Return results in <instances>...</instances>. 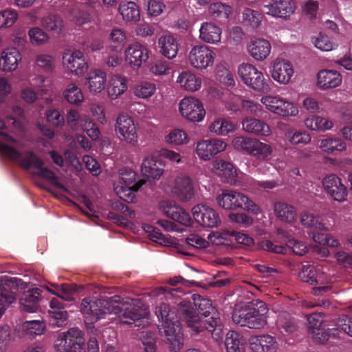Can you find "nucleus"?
Segmentation results:
<instances>
[{
	"mask_svg": "<svg viewBox=\"0 0 352 352\" xmlns=\"http://www.w3.org/2000/svg\"><path fill=\"white\" fill-rule=\"evenodd\" d=\"M274 212L279 220L285 223H291L296 218V211L294 207L284 202L275 203Z\"/></svg>",
	"mask_w": 352,
	"mask_h": 352,
	"instance_id": "a18cd8bd",
	"label": "nucleus"
},
{
	"mask_svg": "<svg viewBox=\"0 0 352 352\" xmlns=\"http://www.w3.org/2000/svg\"><path fill=\"white\" fill-rule=\"evenodd\" d=\"M195 220L201 226L217 228L221 224L218 212L212 208L205 204H197L192 208Z\"/></svg>",
	"mask_w": 352,
	"mask_h": 352,
	"instance_id": "4be33fe9",
	"label": "nucleus"
},
{
	"mask_svg": "<svg viewBox=\"0 0 352 352\" xmlns=\"http://www.w3.org/2000/svg\"><path fill=\"white\" fill-rule=\"evenodd\" d=\"M84 345L82 331L78 328H72L57 335L54 347L56 352H81Z\"/></svg>",
	"mask_w": 352,
	"mask_h": 352,
	"instance_id": "f8f14e48",
	"label": "nucleus"
},
{
	"mask_svg": "<svg viewBox=\"0 0 352 352\" xmlns=\"http://www.w3.org/2000/svg\"><path fill=\"white\" fill-rule=\"evenodd\" d=\"M243 129L258 136H270L272 131L270 126L264 121L255 118H246L242 122Z\"/></svg>",
	"mask_w": 352,
	"mask_h": 352,
	"instance_id": "e433bc0d",
	"label": "nucleus"
},
{
	"mask_svg": "<svg viewBox=\"0 0 352 352\" xmlns=\"http://www.w3.org/2000/svg\"><path fill=\"white\" fill-rule=\"evenodd\" d=\"M18 12L10 8L0 10V30L11 28L18 20Z\"/></svg>",
	"mask_w": 352,
	"mask_h": 352,
	"instance_id": "6e6d98bb",
	"label": "nucleus"
},
{
	"mask_svg": "<svg viewBox=\"0 0 352 352\" xmlns=\"http://www.w3.org/2000/svg\"><path fill=\"white\" fill-rule=\"evenodd\" d=\"M126 63L133 69H138L149 58V50L140 42L129 44L124 52Z\"/></svg>",
	"mask_w": 352,
	"mask_h": 352,
	"instance_id": "aec40b11",
	"label": "nucleus"
},
{
	"mask_svg": "<svg viewBox=\"0 0 352 352\" xmlns=\"http://www.w3.org/2000/svg\"><path fill=\"white\" fill-rule=\"evenodd\" d=\"M215 58L216 53L212 47L199 44L190 49L187 60L192 67L202 71L212 67Z\"/></svg>",
	"mask_w": 352,
	"mask_h": 352,
	"instance_id": "4468645a",
	"label": "nucleus"
},
{
	"mask_svg": "<svg viewBox=\"0 0 352 352\" xmlns=\"http://www.w3.org/2000/svg\"><path fill=\"white\" fill-rule=\"evenodd\" d=\"M65 122L72 131L82 130L93 141H97L100 138V131L97 124L87 115H81L76 109H70L67 111Z\"/></svg>",
	"mask_w": 352,
	"mask_h": 352,
	"instance_id": "0eeeda50",
	"label": "nucleus"
},
{
	"mask_svg": "<svg viewBox=\"0 0 352 352\" xmlns=\"http://www.w3.org/2000/svg\"><path fill=\"white\" fill-rule=\"evenodd\" d=\"M164 140L169 144L182 146L188 143L189 138L184 130L174 129L165 135Z\"/></svg>",
	"mask_w": 352,
	"mask_h": 352,
	"instance_id": "4d7b16f0",
	"label": "nucleus"
},
{
	"mask_svg": "<svg viewBox=\"0 0 352 352\" xmlns=\"http://www.w3.org/2000/svg\"><path fill=\"white\" fill-rule=\"evenodd\" d=\"M222 30L212 22H204L199 28V38L206 43L216 45L220 43Z\"/></svg>",
	"mask_w": 352,
	"mask_h": 352,
	"instance_id": "4c0bfd02",
	"label": "nucleus"
},
{
	"mask_svg": "<svg viewBox=\"0 0 352 352\" xmlns=\"http://www.w3.org/2000/svg\"><path fill=\"white\" fill-rule=\"evenodd\" d=\"M156 91V84L150 80H140L135 83L133 88V94L141 99H147L152 97Z\"/></svg>",
	"mask_w": 352,
	"mask_h": 352,
	"instance_id": "09e8293b",
	"label": "nucleus"
},
{
	"mask_svg": "<svg viewBox=\"0 0 352 352\" xmlns=\"http://www.w3.org/2000/svg\"><path fill=\"white\" fill-rule=\"evenodd\" d=\"M254 140L245 136H237L232 139V146L236 151L250 155Z\"/></svg>",
	"mask_w": 352,
	"mask_h": 352,
	"instance_id": "e2e57ef3",
	"label": "nucleus"
},
{
	"mask_svg": "<svg viewBox=\"0 0 352 352\" xmlns=\"http://www.w3.org/2000/svg\"><path fill=\"white\" fill-rule=\"evenodd\" d=\"M212 171L217 175L223 182L234 186H242L249 177L239 171L235 166L222 160H214L212 163Z\"/></svg>",
	"mask_w": 352,
	"mask_h": 352,
	"instance_id": "9d476101",
	"label": "nucleus"
},
{
	"mask_svg": "<svg viewBox=\"0 0 352 352\" xmlns=\"http://www.w3.org/2000/svg\"><path fill=\"white\" fill-rule=\"evenodd\" d=\"M30 85L37 89L41 95L47 94L50 90V81L43 74H36L30 80Z\"/></svg>",
	"mask_w": 352,
	"mask_h": 352,
	"instance_id": "052dcab7",
	"label": "nucleus"
},
{
	"mask_svg": "<svg viewBox=\"0 0 352 352\" xmlns=\"http://www.w3.org/2000/svg\"><path fill=\"white\" fill-rule=\"evenodd\" d=\"M41 24L47 31L60 34L64 30V22L60 15L48 13L41 19Z\"/></svg>",
	"mask_w": 352,
	"mask_h": 352,
	"instance_id": "79ce46f5",
	"label": "nucleus"
},
{
	"mask_svg": "<svg viewBox=\"0 0 352 352\" xmlns=\"http://www.w3.org/2000/svg\"><path fill=\"white\" fill-rule=\"evenodd\" d=\"M160 54L168 59L175 58L178 53L179 43L173 35L165 34L160 36L157 41Z\"/></svg>",
	"mask_w": 352,
	"mask_h": 352,
	"instance_id": "58836bf2",
	"label": "nucleus"
},
{
	"mask_svg": "<svg viewBox=\"0 0 352 352\" xmlns=\"http://www.w3.org/2000/svg\"><path fill=\"white\" fill-rule=\"evenodd\" d=\"M155 314L162 322L160 331L163 329L170 350L172 352L179 351L183 346V334L179 321L175 318V311L165 302H160L155 307Z\"/></svg>",
	"mask_w": 352,
	"mask_h": 352,
	"instance_id": "39448f33",
	"label": "nucleus"
},
{
	"mask_svg": "<svg viewBox=\"0 0 352 352\" xmlns=\"http://www.w3.org/2000/svg\"><path fill=\"white\" fill-rule=\"evenodd\" d=\"M216 201L226 210L243 209L255 215L262 213V209L248 195L236 190L221 189L216 196Z\"/></svg>",
	"mask_w": 352,
	"mask_h": 352,
	"instance_id": "423d86ee",
	"label": "nucleus"
},
{
	"mask_svg": "<svg viewBox=\"0 0 352 352\" xmlns=\"http://www.w3.org/2000/svg\"><path fill=\"white\" fill-rule=\"evenodd\" d=\"M45 117L47 122L54 127L62 128L65 126V118L58 109L50 108L47 109Z\"/></svg>",
	"mask_w": 352,
	"mask_h": 352,
	"instance_id": "69168bd1",
	"label": "nucleus"
},
{
	"mask_svg": "<svg viewBox=\"0 0 352 352\" xmlns=\"http://www.w3.org/2000/svg\"><path fill=\"white\" fill-rule=\"evenodd\" d=\"M63 66L65 71L76 76H82L88 69L89 65L84 53L80 50L67 49L62 57Z\"/></svg>",
	"mask_w": 352,
	"mask_h": 352,
	"instance_id": "2eb2a0df",
	"label": "nucleus"
},
{
	"mask_svg": "<svg viewBox=\"0 0 352 352\" xmlns=\"http://www.w3.org/2000/svg\"><path fill=\"white\" fill-rule=\"evenodd\" d=\"M164 170L153 156H147L142 160L141 165V173L142 175L149 182L160 179L164 174Z\"/></svg>",
	"mask_w": 352,
	"mask_h": 352,
	"instance_id": "f704fd0d",
	"label": "nucleus"
},
{
	"mask_svg": "<svg viewBox=\"0 0 352 352\" xmlns=\"http://www.w3.org/2000/svg\"><path fill=\"white\" fill-rule=\"evenodd\" d=\"M232 232H212L208 236V243L210 242L214 245H229L232 243Z\"/></svg>",
	"mask_w": 352,
	"mask_h": 352,
	"instance_id": "680f3d73",
	"label": "nucleus"
},
{
	"mask_svg": "<svg viewBox=\"0 0 352 352\" xmlns=\"http://www.w3.org/2000/svg\"><path fill=\"white\" fill-rule=\"evenodd\" d=\"M305 126L311 131L324 132L331 130L334 122L330 118L318 115H311L304 120Z\"/></svg>",
	"mask_w": 352,
	"mask_h": 352,
	"instance_id": "ea45409f",
	"label": "nucleus"
},
{
	"mask_svg": "<svg viewBox=\"0 0 352 352\" xmlns=\"http://www.w3.org/2000/svg\"><path fill=\"white\" fill-rule=\"evenodd\" d=\"M114 131L118 139L135 146L139 140L138 126L133 117L125 113H119L115 120Z\"/></svg>",
	"mask_w": 352,
	"mask_h": 352,
	"instance_id": "6e6552de",
	"label": "nucleus"
},
{
	"mask_svg": "<svg viewBox=\"0 0 352 352\" xmlns=\"http://www.w3.org/2000/svg\"><path fill=\"white\" fill-rule=\"evenodd\" d=\"M170 192L182 201H188L194 196V186L191 177L186 175L176 177L170 185Z\"/></svg>",
	"mask_w": 352,
	"mask_h": 352,
	"instance_id": "5701e85b",
	"label": "nucleus"
},
{
	"mask_svg": "<svg viewBox=\"0 0 352 352\" xmlns=\"http://www.w3.org/2000/svg\"><path fill=\"white\" fill-rule=\"evenodd\" d=\"M322 185L327 194L334 201L343 202L346 200L347 188L337 175L332 173L326 175L322 180Z\"/></svg>",
	"mask_w": 352,
	"mask_h": 352,
	"instance_id": "412c9836",
	"label": "nucleus"
},
{
	"mask_svg": "<svg viewBox=\"0 0 352 352\" xmlns=\"http://www.w3.org/2000/svg\"><path fill=\"white\" fill-rule=\"evenodd\" d=\"M142 229L148 234V236L153 241L164 246H171L175 244L174 239L168 235L163 234L159 230L153 228L152 226L143 224Z\"/></svg>",
	"mask_w": 352,
	"mask_h": 352,
	"instance_id": "603ef678",
	"label": "nucleus"
},
{
	"mask_svg": "<svg viewBox=\"0 0 352 352\" xmlns=\"http://www.w3.org/2000/svg\"><path fill=\"white\" fill-rule=\"evenodd\" d=\"M318 148L324 153L331 155L342 153L347 149V144L341 138L331 135L318 141Z\"/></svg>",
	"mask_w": 352,
	"mask_h": 352,
	"instance_id": "c9c22d12",
	"label": "nucleus"
},
{
	"mask_svg": "<svg viewBox=\"0 0 352 352\" xmlns=\"http://www.w3.org/2000/svg\"><path fill=\"white\" fill-rule=\"evenodd\" d=\"M268 308L266 304L259 300L237 305L232 314L233 322L250 329H260L267 324Z\"/></svg>",
	"mask_w": 352,
	"mask_h": 352,
	"instance_id": "20e7f679",
	"label": "nucleus"
},
{
	"mask_svg": "<svg viewBox=\"0 0 352 352\" xmlns=\"http://www.w3.org/2000/svg\"><path fill=\"white\" fill-rule=\"evenodd\" d=\"M22 60V55L16 47H8L0 54V70L5 73L15 72Z\"/></svg>",
	"mask_w": 352,
	"mask_h": 352,
	"instance_id": "cd10ccee",
	"label": "nucleus"
},
{
	"mask_svg": "<svg viewBox=\"0 0 352 352\" xmlns=\"http://www.w3.org/2000/svg\"><path fill=\"white\" fill-rule=\"evenodd\" d=\"M232 8L230 6L217 2L211 4L209 7V13L214 18H219L221 19H228L231 14Z\"/></svg>",
	"mask_w": 352,
	"mask_h": 352,
	"instance_id": "0e129e2a",
	"label": "nucleus"
},
{
	"mask_svg": "<svg viewBox=\"0 0 352 352\" xmlns=\"http://www.w3.org/2000/svg\"><path fill=\"white\" fill-rule=\"evenodd\" d=\"M250 155L261 160H268L273 153L272 146L254 138Z\"/></svg>",
	"mask_w": 352,
	"mask_h": 352,
	"instance_id": "864d4df0",
	"label": "nucleus"
},
{
	"mask_svg": "<svg viewBox=\"0 0 352 352\" xmlns=\"http://www.w3.org/2000/svg\"><path fill=\"white\" fill-rule=\"evenodd\" d=\"M25 131V124L13 116H7L6 121L0 118V152L25 170H32L33 174L67 192V188L55 173L44 167L43 161L35 154L26 150Z\"/></svg>",
	"mask_w": 352,
	"mask_h": 352,
	"instance_id": "f03ea898",
	"label": "nucleus"
},
{
	"mask_svg": "<svg viewBox=\"0 0 352 352\" xmlns=\"http://www.w3.org/2000/svg\"><path fill=\"white\" fill-rule=\"evenodd\" d=\"M55 67L54 56L49 54L39 53L35 56L34 68L39 72L51 73Z\"/></svg>",
	"mask_w": 352,
	"mask_h": 352,
	"instance_id": "de8ad7c7",
	"label": "nucleus"
},
{
	"mask_svg": "<svg viewBox=\"0 0 352 352\" xmlns=\"http://www.w3.org/2000/svg\"><path fill=\"white\" fill-rule=\"evenodd\" d=\"M107 39L109 52H122L127 42L126 32L119 28L112 29L109 33Z\"/></svg>",
	"mask_w": 352,
	"mask_h": 352,
	"instance_id": "a19ab883",
	"label": "nucleus"
},
{
	"mask_svg": "<svg viewBox=\"0 0 352 352\" xmlns=\"http://www.w3.org/2000/svg\"><path fill=\"white\" fill-rule=\"evenodd\" d=\"M227 148L224 140L212 138L199 140L195 146V153L198 157L204 161H210L218 154L223 152Z\"/></svg>",
	"mask_w": 352,
	"mask_h": 352,
	"instance_id": "a211bd4d",
	"label": "nucleus"
},
{
	"mask_svg": "<svg viewBox=\"0 0 352 352\" xmlns=\"http://www.w3.org/2000/svg\"><path fill=\"white\" fill-rule=\"evenodd\" d=\"M270 74L272 79L280 85L289 84L294 74L292 63L284 58H276L272 63Z\"/></svg>",
	"mask_w": 352,
	"mask_h": 352,
	"instance_id": "b1692460",
	"label": "nucleus"
},
{
	"mask_svg": "<svg viewBox=\"0 0 352 352\" xmlns=\"http://www.w3.org/2000/svg\"><path fill=\"white\" fill-rule=\"evenodd\" d=\"M120 183L115 187V191L120 199L126 202L135 200V192L145 183L144 180L136 182L137 174L130 168L120 170Z\"/></svg>",
	"mask_w": 352,
	"mask_h": 352,
	"instance_id": "9b49d317",
	"label": "nucleus"
},
{
	"mask_svg": "<svg viewBox=\"0 0 352 352\" xmlns=\"http://www.w3.org/2000/svg\"><path fill=\"white\" fill-rule=\"evenodd\" d=\"M277 232L279 235H281L283 237L287 239L286 245L288 248L292 250L295 254L302 256L307 252V247L305 243L297 241L294 239H289L287 236V234L283 229H278Z\"/></svg>",
	"mask_w": 352,
	"mask_h": 352,
	"instance_id": "338daca9",
	"label": "nucleus"
},
{
	"mask_svg": "<svg viewBox=\"0 0 352 352\" xmlns=\"http://www.w3.org/2000/svg\"><path fill=\"white\" fill-rule=\"evenodd\" d=\"M41 291L35 287L25 291L20 298V307L23 311L36 312L39 307Z\"/></svg>",
	"mask_w": 352,
	"mask_h": 352,
	"instance_id": "72a5a7b5",
	"label": "nucleus"
},
{
	"mask_svg": "<svg viewBox=\"0 0 352 352\" xmlns=\"http://www.w3.org/2000/svg\"><path fill=\"white\" fill-rule=\"evenodd\" d=\"M80 311L87 323L94 324L107 320L101 325L115 322L116 324L144 326V320L149 314L148 306L140 299H124L119 296L85 298L80 305Z\"/></svg>",
	"mask_w": 352,
	"mask_h": 352,
	"instance_id": "f257e3e1",
	"label": "nucleus"
},
{
	"mask_svg": "<svg viewBox=\"0 0 352 352\" xmlns=\"http://www.w3.org/2000/svg\"><path fill=\"white\" fill-rule=\"evenodd\" d=\"M208 129L216 136L224 137L236 130V124L230 119L217 116L209 122Z\"/></svg>",
	"mask_w": 352,
	"mask_h": 352,
	"instance_id": "473e14b6",
	"label": "nucleus"
},
{
	"mask_svg": "<svg viewBox=\"0 0 352 352\" xmlns=\"http://www.w3.org/2000/svg\"><path fill=\"white\" fill-rule=\"evenodd\" d=\"M261 102L266 110L280 118L295 117L299 113L298 107L293 102L279 95L263 96Z\"/></svg>",
	"mask_w": 352,
	"mask_h": 352,
	"instance_id": "1a4fd4ad",
	"label": "nucleus"
},
{
	"mask_svg": "<svg viewBox=\"0 0 352 352\" xmlns=\"http://www.w3.org/2000/svg\"><path fill=\"white\" fill-rule=\"evenodd\" d=\"M107 82L106 72L102 69L93 68L86 74L84 85L91 95L97 96L105 89Z\"/></svg>",
	"mask_w": 352,
	"mask_h": 352,
	"instance_id": "393cba45",
	"label": "nucleus"
},
{
	"mask_svg": "<svg viewBox=\"0 0 352 352\" xmlns=\"http://www.w3.org/2000/svg\"><path fill=\"white\" fill-rule=\"evenodd\" d=\"M14 286L26 288L27 284L16 277L0 276V318L10 305L16 300L15 294L10 290L11 287Z\"/></svg>",
	"mask_w": 352,
	"mask_h": 352,
	"instance_id": "dca6fc26",
	"label": "nucleus"
},
{
	"mask_svg": "<svg viewBox=\"0 0 352 352\" xmlns=\"http://www.w3.org/2000/svg\"><path fill=\"white\" fill-rule=\"evenodd\" d=\"M21 333L30 339H34L37 336H41L45 331V324L41 320H26L20 327Z\"/></svg>",
	"mask_w": 352,
	"mask_h": 352,
	"instance_id": "37998d69",
	"label": "nucleus"
},
{
	"mask_svg": "<svg viewBox=\"0 0 352 352\" xmlns=\"http://www.w3.org/2000/svg\"><path fill=\"white\" fill-rule=\"evenodd\" d=\"M106 88L108 98L111 100H116L126 91L128 79L125 76L113 74L107 82Z\"/></svg>",
	"mask_w": 352,
	"mask_h": 352,
	"instance_id": "7c9ffc66",
	"label": "nucleus"
},
{
	"mask_svg": "<svg viewBox=\"0 0 352 352\" xmlns=\"http://www.w3.org/2000/svg\"><path fill=\"white\" fill-rule=\"evenodd\" d=\"M300 222L308 228V231L327 230L321 218L312 212H304L300 214Z\"/></svg>",
	"mask_w": 352,
	"mask_h": 352,
	"instance_id": "8fccbe9b",
	"label": "nucleus"
},
{
	"mask_svg": "<svg viewBox=\"0 0 352 352\" xmlns=\"http://www.w3.org/2000/svg\"><path fill=\"white\" fill-rule=\"evenodd\" d=\"M312 43L318 50L323 52H329L336 48L337 45L326 35L320 33L312 38Z\"/></svg>",
	"mask_w": 352,
	"mask_h": 352,
	"instance_id": "774afa93",
	"label": "nucleus"
},
{
	"mask_svg": "<svg viewBox=\"0 0 352 352\" xmlns=\"http://www.w3.org/2000/svg\"><path fill=\"white\" fill-rule=\"evenodd\" d=\"M287 140L292 145L308 144L311 140V135L305 131H288L285 133Z\"/></svg>",
	"mask_w": 352,
	"mask_h": 352,
	"instance_id": "13d9d810",
	"label": "nucleus"
},
{
	"mask_svg": "<svg viewBox=\"0 0 352 352\" xmlns=\"http://www.w3.org/2000/svg\"><path fill=\"white\" fill-rule=\"evenodd\" d=\"M238 74L242 81L255 91L265 92L270 90L269 79L263 74L250 63H243L238 68Z\"/></svg>",
	"mask_w": 352,
	"mask_h": 352,
	"instance_id": "ddd939ff",
	"label": "nucleus"
},
{
	"mask_svg": "<svg viewBox=\"0 0 352 352\" xmlns=\"http://www.w3.org/2000/svg\"><path fill=\"white\" fill-rule=\"evenodd\" d=\"M272 50L270 42L265 38L253 37L247 44L249 55L256 61H263L270 56Z\"/></svg>",
	"mask_w": 352,
	"mask_h": 352,
	"instance_id": "c85d7f7f",
	"label": "nucleus"
},
{
	"mask_svg": "<svg viewBox=\"0 0 352 352\" xmlns=\"http://www.w3.org/2000/svg\"><path fill=\"white\" fill-rule=\"evenodd\" d=\"M176 83L182 89L188 92H195L201 89L202 80L194 72L186 70L179 74Z\"/></svg>",
	"mask_w": 352,
	"mask_h": 352,
	"instance_id": "2f4dec72",
	"label": "nucleus"
},
{
	"mask_svg": "<svg viewBox=\"0 0 352 352\" xmlns=\"http://www.w3.org/2000/svg\"><path fill=\"white\" fill-rule=\"evenodd\" d=\"M244 339L236 331H230L227 333L225 344L227 352H243Z\"/></svg>",
	"mask_w": 352,
	"mask_h": 352,
	"instance_id": "3c124183",
	"label": "nucleus"
},
{
	"mask_svg": "<svg viewBox=\"0 0 352 352\" xmlns=\"http://www.w3.org/2000/svg\"><path fill=\"white\" fill-rule=\"evenodd\" d=\"M30 43L34 46H43L50 41L48 34L39 27H33L28 30Z\"/></svg>",
	"mask_w": 352,
	"mask_h": 352,
	"instance_id": "5fc2aeb1",
	"label": "nucleus"
},
{
	"mask_svg": "<svg viewBox=\"0 0 352 352\" xmlns=\"http://www.w3.org/2000/svg\"><path fill=\"white\" fill-rule=\"evenodd\" d=\"M64 99L73 105H80L85 100L81 88L76 83H69L63 92Z\"/></svg>",
	"mask_w": 352,
	"mask_h": 352,
	"instance_id": "49530a36",
	"label": "nucleus"
},
{
	"mask_svg": "<svg viewBox=\"0 0 352 352\" xmlns=\"http://www.w3.org/2000/svg\"><path fill=\"white\" fill-rule=\"evenodd\" d=\"M277 325L286 333H291L296 331L297 325L290 314L286 311L280 312L278 316Z\"/></svg>",
	"mask_w": 352,
	"mask_h": 352,
	"instance_id": "bf43d9fd",
	"label": "nucleus"
},
{
	"mask_svg": "<svg viewBox=\"0 0 352 352\" xmlns=\"http://www.w3.org/2000/svg\"><path fill=\"white\" fill-rule=\"evenodd\" d=\"M118 12L126 22L135 23L140 20V10L133 1H122L118 7Z\"/></svg>",
	"mask_w": 352,
	"mask_h": 352,
	"instance_id": "c03bdc74",
	"label": "nucleus"
},
{
	"mask_svg": "<svg viewBox=\"0 0 352 352\" xmlns=\"http://www.w3.org/2000/svg\"><path fill=\"white\" fill-rule=\"evenodd\" d=\"M261 9H266L265 13L276 18L287 19L297 8L295 0H260Z\"/></svg>",
	"mask_w": 352,
	"mask_h": 352,
	"instance_id": "f3484780",
	"label": "nucleus"
},
{
	"mask_svg": "<svg viewBox=\"0 0 352 352\" xmlns=\"http://www.w3.org/2000/svg\"><path fill=\"white\" fill-rule=\"evenodd\" d=\"M190 300H183L179 302L178 314L186 320L188 326L196 333L206 329L216 340L223 338V327L219 314L210 300L198 294L192 296Z\"/></svg>",
	"mask_w": 352,
	"mask_h": 352,
	"instance_id": "7ed1b4c3",
	"label": "nucleus"
},
{
	"mask_svg": "<svg viewBox=\"0 0 352 352\" xmlns=\"http://www.w3.org/2000/svg\"><path fill=\"white\" fill-rule=\"evenodd\" d=\"M159 208L167 217L184 226H190L193 223L189 213L174 201H162L159 204Z\"/></svg>",
	"mask_w": 352,
	"mask_h": 352,
	"instance_id": "a878e982",
	"label": "nucleus"
},
{
	"mask_svg": "<svg viewBox=\"0 0 352 352\" xmlns=\"http://www.w3.org/2000/svg\"><path fill=\"white\" fill-rule=\"evenodd\" d=\"M248 343L252 352H278V344L276 338L268 334L252 336Z\"/></svg>",
	"mask_w": 352,
	"mask_h": 352,
	"instance_id": "c756f323",
	"label": "nucleus"
},
{
	"mask_svg": "<svg viewBox=\"0 0 352 352\" xmlns=\"http://www.w3.org/2000/svg\"><path fill=\"white\" fill-rule=\"evenodd\" d=\"M342 83L341 74L331 69L320 70L316 75V86L321 90H330L340 87Z\"/></svg>",
	"mask_w": 352,
	"mask_h": 352,
	"instance_id": "bb28decb",
	"label": "nucleus"
},
{
	"mask_svg": "<svg viewBox=\"0 0 352 352\" xmlns=\"http://www.w3.org/2000/svg\"><path fill=\"white\" fill-rule=\"evenodd\" d=\"M179 111L184 118L193 122H200L206 116L202 102L193 96L185 97L180 101Z\"/></svg>",
	"mask_w": 352,
	"mask_h": 352,
	"instance_id": "6ab92c4d",
	"label": "nucleus"
}]
</instances>
